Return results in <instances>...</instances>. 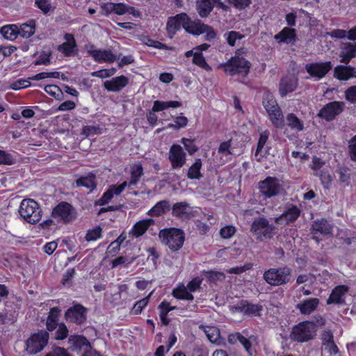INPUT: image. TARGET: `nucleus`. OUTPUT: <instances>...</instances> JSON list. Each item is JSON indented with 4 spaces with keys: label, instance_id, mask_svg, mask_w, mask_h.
<instances>
[{
    "label": "nucleus",
    "instance_id": "obj_1",
    "mask_svg": "<svg viewBox=\"0 0 356 356\" xmlns=\"http://www.w3.org/2000/svg\"><path fill=\"white\" fill-rule=\"evenodd\" d=\"M247 53L248 50L245 48H240L236 51L234 56L220 66L229 75L238 74L245 76L249 73L251 67L250 62L245 58Z\"/></svg>",
    "mask_w": 356,
    "mask_h": 356
},
{
    "label": "nucleus",
    "instance_id": "obj_2",
    "mask_svg": "<svg viewBox=\"0 0 356 356\" xmlns=\"http://www.w3.org/2000/svg\"><path fill=\"white\" fill-rule=\"evenodd\" d=\"M21 217L30 224L38 222L42 216V211L39 204L33 199H24L19 208Z\"/></svg>",
    "mask_w": 356,
    "mask_h": 356
},
{
    "label": "nucleus",
    "instance_id": "obj_3",
    "mask_svg": "<svg viewBox=\"0 0 356 356\" xmlns=\"http://www.w3.org/2000/svg\"><path fill=\"white\" fill-rule=\"evenodd\" d=\"M291 273L292 270L287 266L271 268L264 273L263 278L269 285L278 286L291 280Z\"/></svg>",
    "mask_w": 356,
    "mask_h": 356
},
{
    "label": "nucleus",
    "instance_id": "obj_4",
    "mask_svg": "<svg viewBox=\"0 0 356 356\" xmlns=\"http://www.w3.org/2000/svg\"><path fill=\"white\" fill-rule=\"evenodd\" d=\"M159 236L164 245L171 250L177 251L183 245L184 242V233L179 229H163L159 232Z\"/></svg>",
    "mask_w": 356,
    "mask_h": 356
},
{
    "label": "nucleus",
    "instance_id": "obj_5",
    "mask_svg": "<svg viewBox=\"0 0 356 356\" xmlns=\"http://www.w3.org/2000/svg\"><path fill=\"white\" fill-rule=\"evenodd\" d=\"M316 325L312 321H303L294 326L291 332V339L298 342H307L316 334Z\"/></svg>",
    "mask_w": 356,
    "mask_h": 356
},
{
    "label": "nucleus",
    "instance_id": "obj_6",
    "mask_svg": "<svg viewBox=\"0 0 356 356\" xmlns=\"http://www.w3.org/2000/svg\"><path fill=\"white\" fill-rule=\"evenodd\" d=\"M275 229V227L270 224L266 218L259 217L252 222L250 230L257 240L264 241L273 237Z\"/></svg>",
    "mask_w": 356,
    "mask_h": 356
},
{
    "label": "nucleus",
    "instance_id": "obj_7",
    "mask_svg": "<svg viewBox=\"0 0 356 356\" xmlns=\"http://www.w3.org/2000/svg\"><path fill=\"white\" fill-rule=\"evenodd\" d=\"M257 188L265 199L275 197L283 191L281 181L277 177L270 176L259 181Z\"/></svg>",
    "mask_w": 356,
    "mask_h": 356
},
{
    "label": "nucleus",
    "instance_id": "obj_8",
    "mask_svg": "<svg viewBox=\"0 0 356 356\" xmlns=\"http://www.w3.org/2000/svg\"><path fill=\"white\" fill-rule=\"evenodd\" d=\"M49 333L40 331L32 334L26 341V350L30 355H35L42 351L49 341Z\"/></svg>",
    "mask_w": 356,
    "mask_h": 356
},
{
    "label": "nucleus",
    "instance_id": "obj_9",
    "mask_svg": "<svg viewBox=\"0 0 356 356\" xmlns=\"http://www.w3.org/2000/svg\"><path fill=\"white\" fill-rule=\"evenodd\" d=\"M52 216L58 221L70 222L76 218L75 209L67 202H61L52 211Z\"/></svg>",
    "mask_w": 356,
    "mask_h": 356
},
{
    "label": "nucleus",
    "instance_id": "obj_10",
    "mask_svg": "<svg viewBox=\"0 0 356 356\" xmlns=\"http://www.w3.org/2000/svg\"><path fill=\"white\" fill-rule=\"evenodd\" d=\"M87 53L98 63H112L117 60V56L110 49H97L95 45L89 44L86 46Z\"/></svg>",
    "mask_w": 356,
    "mask_h": 356
},
{
    "label": "nucleus",
    "instance_id": "obj_11",
    "mask_svg": "<svg viewBox=\"0 0 356 356\" xmlns=\"http://www.w3.org/2000/svg\"><path fill=\"white\" fill-rule=\"evenodd\" d=\"M330 61L316 62L306 64L305 70L315 81L323 79L332 69Z\"/></svg>",
    "mask_w": 356,
    "mask_h": 356
},
{
    "label": "nucleus",
    "instance_id": "obj_12",
    "mask_svg": "<svg viewBox=\"0 0 356 356\" xmlns=\"http://www.w3.org/2000/svg\"><path fill=\"white\" fill-rule=\"evenodd\" d=\"M193 24L194 21H192L186 13H181L168 20L167 29L169 31L175 32L183 27L188 33H191Z\"/></svg>",
    "mask_w": 356,
    "mask_h": 356
},
{
    "label": "nucleus",
    "instance_id": "obj_13",
    "mask_svg": "<svg viewBox=\"0 0 356 356\" xmlns=\"http://www.w3.org/2000/svg\"><path fill=\"white\" fill-rule=\"evenodd\" d=\"M87 309L80 304H76L67 309L65 318L67 321L81 325L86 321Z\"/></svg>",
    "mask_w": 356,
    "mask_h": 356
},
{
    "label": "nucleus",
    "instance_id": "obj_14",
    "mask_svg": "<svg viewBox=\"0 0 356 356\" xmlns=\"http://www.w3.org/2000/svg\"><path fill=\"white\" fill-rule=\"evenodd\" d=\"M344 107V102L334 101L324 106L318 115L327 121H331L343 111Z\"/></svg>",
    "mask_w": 356,
    "mask_h": 356
},
{
    "label": "nucleus",
    "instance_id": "obj_15",
    "mask_svg": "<svg viewBox=\"0 0 356 356\" xmlns=\"http://www.w3.org/2000/svg\"><path fill=\"white\" fill-rule=\"evenodd\" d=\"M168 159L172 169L181 168L186 161V154L179 145H172L170 148Z\"/></svg>",
    "mask_w": 356,
    "mask_h": 356
},
{
    "label": "nucleus",
    "instance_id": "obj_16",
    "mask_svg": "<svg viewBox=\"0 0 356 356\" xmlns=\"http://www.w3.org/2000/svg\"><path fill=\"white\" fill-rule=\"evenodd\" d=\"M65 42L58 45L57 49L65 56H72L77 54V45L74 35L71 33H66L64 35Z\"/></svg>",
    "mask_w": 356,
    "mask_h": 356
},
{
    "label": "nucleus",
    "instance_id": "obj_17",
    "mask_svg": "<svg viewBox=\"0 0 356 356\" xmlns=\"http://www.w3.org/2000/svg\"><path fill=\"white\" fill-rule=\"evenodd\" d=\"M298 85V78L295 75H288L282 78L279 85V91L282 97L294 91Z\"/></svg>",
    "mask_w": 356,
    "mask_h": 356
},
{
    "label": "nucleus",
    "instance_id": "obj_18",
    "mask_svg": "<svg viewBox=\"0 0 356 356\" xmlns=\"http://www.w3.org/2000/svg\"><path fill=\"white\" fill-rule=\"evenodd\" d=\"M322 348L330 355H337L339 350L334 341V335L330 330H325L321 334Z\"/></svg>",
    "mask_w": 356,
    "mask_h": 356
},
{
    "label": "nucleus",
    "instance_id": "obj_19",
    "mask_svg": "<svg viewBox=\"0 0 356 356\" xmlns=\"http://www.w3.org/2000/svg\"><path fill=\"white\" fill-rule=\"evenodd\" d=\"M127 186V181H124L120 185H112L104 193L102 197L99 200V205H104L108 203L114 195H119Z\"/></svg>",
    "mask_w": 356,
    "mask_h": 356
},
{
    "label": "nucleus",
    "instance_id": "obj_20",
    "mask_svg": "<svg viewBox=\"0 0 356 356\" xmlns=\"http://www.w3.org/2000/svg\"><path fill=\"white\" fill-rule=\"evenodd\" d=\"M128 83L129 79L124 75H121L114 77L111 80L106 81L104 83V87L108 91L119 92L123 89L128 84Z\"/></svg>",
    "mask_w": 356,
    "mask_h": 356
},
{
    "label": "nucleus",
    "instance_id": "obj_21",
    "mask_svg": "<svg viewBox=\"0 0 356 356\" xmlns=\"http://www.w3.org/2000/svg\"><path fill=\"white\" fill-rule=\"evenodd\" d=\"M348 287L346 285H339L336 286L332 291L329 298L327 300V304L341 305L345 302L344 296L348 291Z\"/></svg>",
    "mask_w": 356,
    "mask_h": 356
},
{
    "label": "nucleus",
    "instance_id": "obj_22",
    "mask_svg": "<svg viewBox=\"0 0 356 356\" xmlns=\"http://www.w3.org/2000/svg\"><path fill=\"white\" fill-rule=\"evenodd\" d=\"M284 126L289 127L295 132H300L304 130V122L298 118L294 113H289L286 115L284 120Z\"/></svg>",
    "mask_w": 356,
    "mask_h": 356
},
{
    "label": "nucleus",
    "instance_id": "obj_23",
    "mask_svg": "<svg viewBox=\"0 0 356 356\" xmlns=\"http://www.w3.org/2000/svg\"><path fill=\"white\" fill-rule=\"evenodd\" d=\"M204 33L207 40H212L216 37V33L211 26L201 23L199 20L194 21L191 33L198 35Z\"/></svg>",
    "mask_w": 356,
    "mask_h": 356
},
{
    "label": "nucleus",
    "instance_id": "obj_24",
    "mask_svg": "<svg viewBox=\"0 0 356 356\" xmlns=\"http://www.w3.org/2000/svg\"><path fill=\"white\" fill-rule=\"evenodd\" d=\"M314 235L319 233L322 235L332 234L333 227L327 220L321 218L314 221L312 226Z\"/></svg>",
    "mask_w": 356,
    "mask_h": 356
},
{
    "label": "nucleus",
    "instance_id": "obj_25",
    "mask_svg": "<svg viewBox=\"0 0 356 356\" xmlns=\"http://www.w3.org/2000/svg\"><path fill=\"white\" fill-rule=\"evenodd\" d=\"M279 43L291 44L296 41V30L288 27L284 28L280 32L274 36Z\"/></svg>",
    "mask_w": 356,
    "mask_h": 356
},
{
    "label": "nucleus",
    "instance_id": "obj_26",
    "mask_svg": "<svg viewBox=\"0 0 356 356\" xmlns=\"http://www.w3.org/2000/svg\"><path fill=\"white\" fill-rule=\"evenodd\" d=\"M319 305V300L318 298H309L304 300L300 303L297 305V309L303 315H309L314 312Z\"/></svg>",
    "mask_w": 356,
    "mask_h": 356
},
{
    "label": "nucleus",
    "instance_id": "obj_27",
    "mask_svg": "<svg viewBox=\"0 0 356 356\" xmlns=\"http://www.w3.org/2000/svg\"><path fill=\"white\" fill-rule=\"evenodd\" d=\"M335 76L343 81L356 77V70L351 66L339 65L334 69Z\"/></svg>",
    "mask_w": 356,
    "mask_h": 356
},
{
    "label": "nucleus",
    "instance_id": "obj_28",
    "mask_svg": "<svg viewBox=\"0 0 356 356\" xmlns=\"http://www.w3.org/2000/svg\"><path fill=\"white\" fill-rule=\"evenodd\" d=\"M356 56V44L350 42L344 43L340 53L341 63H348L350 60Z\"/></svg>",
    "mask_w": 356,
    "mask_h": 356
},
{
    "label": "nucleus",
    "instance_id": "obj_29",
    "mask_svg": "<svg viewBox=\"0 0 356 356\" xmlns=\"http://www.w3.org/2000/svg\"><path fill=\"white\" fill-rule=\"evenodd\" d=\"M170 209V203L168 200H163L158 202L148 211L147 215L152 217H159L165 214Z\"/></svg>",
    "mask_w": 356,
    "mask_h": 356
},
{
    "label": "nucleus",
    "instance_id": "obj_30",
    "mask_svg": "<svg viewBox=\"0 0 356 356\" xmlns=\"http://www.w3.org/2000/svg\"><path fill=\"white\" fill-rule=\"evenodd\" d=\"M300 211L296 206H291L288 208L282 215L275 220L277 222L285 220L286 223L295 221L300 216Z\"/></svg>",
    "mask_w": 356,
    "mask_h": 356
},
{
    "label": "nucleus",
    "instance_id": "obj_31",
    "mask_svg": "<svg viewBox=\"0 0 356 356\" xmlns=\"http://www.w3.org/2000/svg\"><path fill=\"white\" fill-rule=\"evenodd\" d=\"M60 310L58 307H53L50 309L46 321L47 330L51 332L56 329L58 323Z\"/></svg>",
    "mask_w": 356,
    "mask_h": 356
},
{
    "label": "nucleus",
    "instance_id": "obj_32",
    "mask_svg": "<svg viewBox=\"0 0 356 356\" xmlns=\"http://www.w3.org/2000/svg\"><path fill=\"white\" fill-rule=\"evenodd\" d=\"M228 342L230 344H235L238 341L240 342L243 347L245 348V350L250 355H252V350H251V342L249 339L245 338L243 337L241 334L239 332L232 333L229 334L228 336Z\"/></svg>",
    "mask_w": 356,
    "mask_h": 356
},
{
    "label": "nucleus",
    "instance_id": "obj_33",
    "mask_svg": "<svg viewBox=\"0 0 356 356\" xmlns=\"http://www.w3.org/2000/svg\"><path fill=\"white\" fill-rule=\"evenodd\" d=\"M191 212V207L186 202H177L172 207V215L180 218H188Z\"/></svg>",
    "mask_w": 356,
    "mask_h": 356
},
{
    "label": "nucleus",
    "instance_id": "obj_34",
    "mask_svg": "<svg viewBox=\"0 0 356 356\" xmlns=\"http://www.w3.org/2000/svg\"><path fill=\"white\" fill-rule=\"evenodd\" d=\"M216 0H197V9L202 17H207L213 8Z\"/></svg>",
    "mask_w": 356,
    "mask_h": 356
},
{
    "label": "nucleus",
    "instance_id": "obj_35",
    "mask_svg": "<svg viewBox=\"0 0 356 356\" xmlns=\"http://www.w3.org/2000/svg\"><path fill=\"white\" fill-rule=\"evenodd\" d=\"M0 33L8 40L13 41L19 35V26L17 24H8L0 29Z\"/></svg>",
    "mask_w": 356,
    "mask_h": 356
},
{
    "label": "nucleus",
    "instance_id": "obj_36",
    "mask_svg": "<svg viewBox=\"0 0 356 356\" xmlns=\"http://www.w3.org/2000/svg\"><path fill=\"white\" fill-rule=\"evenodd\" d=\"M154 222L152 219H146L136 222L132 227L131 232L135 237L142 236L145 233L148 227Z\"/></svg>",
    "mask_w": 356,
    "mask_h": 356
},
{
    "label": "nucleus",
    "instance_id": "obj_37",
    "mask_svg": "<svg viewBox=\"0 0 356 356\" xmlns=\"http://www.w3.org/2000/svg\"><path fill=\"white\" fill-rule=\"evenodd\" d=\"M130 179L127 182V186H131L136 185L140 179L143 175V168L140 164H134L131 167Z\"/></svg>",
    "mask_w": 356,
    "mask_h": 356
},
{
    "label": "nucleus",
    "instance_id": "obj_38",
    "mask_svg": "<svg viewBox=\"0 0 356 356\" xmlns=\"http://www.w3.org/2000/svg\"><path fill=\"white\" fill-rule=\"evenodd\" d=\"M35 31V22L33 19L22 24L19 26V35L24 38L32 36Z\"/></svg>",
    "mask_w": 356,
    "mask_h": 356
},
{
    "label": "nucleus",
    "instance_id": "obj_39",
    "mask_svg": "<svg viewBox=\"0 0 356 356\" xmlns=\"http://www.w3.org/2000/svg\"><path fill=\"white\" fill-rule=\"evenodd\" d=\"M69 343L74 349H81L85 346L88 349L90 347L87 338L81 335H71L69 337Z\"/></svg>",
    "mask_w": 356,
    "mask_h": 356
},
{
    "label": "nucleus",
    "instance_id": "obj_40",
    "mask_svg": "<svg viewBox=\"0 0 356 356\" xmlns=\"http://www.w3.org/2000/svg\"><path fill=\"white\" fill-rule=\"evenodd\" d=\"M268 115L270 122L275 127L278 129H283L284 127V120L285 117H284L280 108L275 111H271Z\"/></svg>",
    "mask_w": 356,
    "mask_h": 356
},
{
    "label": "nucleus",
    "instance_id": "obj_41",
    "mask_svg": "<svg viewBox=\"0 0 356 356\" xmlns=\"http://www.w3.org/2000/svg\"><path fill=\"white\" fill-rule=\"evenodd\" d=\"M262 103L267 113H270L271 111H275L280 108L276 99L273 95L268 92L264 93Z\"/></svg>",
    "mask_w": 356,
    "mask_h": 356
},
{
    "label": "nucleus",
    "instance_id": "obj_42",
    "mask_svg": "<svg viewBox=\"0 0 356 356\" xmlns=\"http://www.w3.org/2000/svg\"><path fill=\"white\" fill-rule=\"evenodd\" d=\"M202 163L200 159H196L193 164L188 168L187 177L190 179H200L202 177L200 170Z\"/></svg>",
    "mask_w": 356,
    "mask_h": 356
},
{
    "label": "nucleus",
    "instance_id": "obj_43",
    "mask_svg": "<svg viewBox=\"0 0 356 356\" xmlns=\"http://www.w3.org/2000/svg\"><path fill=\"white\" fill-rule=\"evenodd\" d=\"M76 186H83L90 191H93L96 188L95 176L93 174H89L86 177H81L76 181Z\"/></svg>",
    "mask_w": 356,
    "mask_h": 356
},
{
    "label": "nucleus",
    "instance_id": "obj_44",
    "mask_svg": "<svg viewBox=\"0 0 356 356\" xmlns=\"http://www.w3.org/2000/svg\"><path fill=\"white\" fill-rule=\"evenodd\" d=\"M181 103L177 101H168V102H162V101H154L153 105V111L159 112L163 110H165L168 108H177L181 106Z\"/></svg>",
    "mask_w": 356,
    "mask_h": 356
},
{
    "label": "nucleus",
    "instance_id": "obj_45",
    "mask_svg": "<svg viewBox=\"0 0 356 356\" xmlns=\"http://www.w3.org/2000/svg\"><path fill=\"white\" fill-rule=\"evenodd\" d=\"M172 295L175 298L179 300H193L194 299V296L192 293L184 286L174 289Z\"/></svg>",
    "mask_w": 356,
    "mask_h": 356
},
{
    "label": "nucleus",
    "instance_id": "obj_46",
    "mask_svg": "<svg viewBox=\"0 0 356 356\" xmlns=\"http://www.w3.org/2000/svg\"><path fill=\"white\" fill-rule=\"evenodd\" d=\"M204 331L211 343H216L220 338V330L218 327L213 326H207L204 327Z\"/></svg>",
    "mask_w": 356,
    "mask_h": 356
},
{
    "label": "nucleus",
    "instance_id": "obj_47",
    "mask_svg": "<svg viewBox=\"0 0 356 356\" xmlns=\"http://www.w3.org/2000/svg\"><path fill=\"white\" fill-rule=\"evenodd\" d=\"M227 42L229 46L234 47L236 41L240 40L244 38V35L238 32L231 31L224 34Z\"/></svg>",
    "mask_w": 356,
    "mask_h": 356
},
{
    "label": "nucleus",
    "instance_id": "obj_48",
    "mask_svg": "<svg viewBox=\"0 0 356 356\" xmlns=\"http://www.w3.org/2000/svg\"><path fill=\"white\" fill-rule=\"evenodd\" d=\"M152 292H151L145 298L137 301L132 307V314L134 315L140 314L143 309L147 305L149 301V298L152 295Z\"/></svg>",
    "mask_w": 356,
    "mask_h": 356
},
{
    "label": "nucleus",
    "instance_id": "obj_49",
    "mask_svg": "<svg viewBox=\"0 0 356 356\" xmlns=\"http://www.w3.org/2000/svg\"><path fill=\"white\" fill-rule=\"evenodd\" d=\"M44 91L56 99L60 100L63 97V92L56 85H47L44 88Z\"/></svg>",
    "mask_w": 356,
    "mask_h": 356
},
{
    "label": "nucleus",
    "instance_id": "obj_50",
    "mask_svg": "<svg viewBox=\"0 0 356 356\" xmlns=\"http://www.w3.org/2000/svg\"><path fill=\"white\" fill-rule=\"evenodd\" d=\"M193 63L205 70H210L211 67L207 63L202 52H195Z\"/></svg>",
    "mask_w": 356,
    "mask_h": 356
},
{
    "label": "nucleus",
    "instance_id": "obj_51",
    "mask_svg": "<svg viewBox=\"0 0 356 356\" xmlns=\"http://www.w3.org/2000/svg\"><path fill=\"white\" fill-rule=\"evenodd\" d=\"M261 309V305H259L258 304H252L247 300L245 315L257 316L259 315Z\"/></svg>",
    "mask_w": 356,
    "mask_h": 356
},
{
    "label": "nucleus",
    "instance_id": "obj_52",
    "mask_svg": "<svg viewBox=\"0 0 356 356\" xmlns=\"http://www.w3.org/2000/svg\"><path fill=\"white\" fill-rule=\"evenodd\" d=\"M270 132L268 130H265L260 134L259 138L257 143V147L255 152V156H257L264 148L268 138L269 137Z\"/></svg>",
    "mask_w": 356,
    "mask_h": 356
},
{
    "label": "nucleus",
    "instance_id": "obj_53",
    "mask_svg": "<svg viewBox=\"0 0 356 356\" xmlns=\"http://www.w3.org/2000/svg\"><path fill=\"white\" fill-rule=\"evenodd\" d=\"M236 232V229L233 225H226L220 230V235L222 238H230Z\"/></svg>",
    "mask_w": 356,
    "mask_h": 356
},
{
    "label": "nucleus",
    "instance_id": "obj_54",
    "mask_svg": "<svg viewBox=\"0 0 356 356\" xmlns=\"http://www.w3.org/2000/svg\"><path fill=\"white\" fill-rule=\"evenodd\" d=\"M227 2L238 10H244L251 4V0H226Z\"/></svg>",
    "mask_w": 356,
    "mask_h": 356
},
{
    "label": "nucleus",
    "instance_id": "obj_55",
    "mask_svg": "<svg viewBox=\"0 0 356 356\" xmlns=\"http://www.w3.org/2000/svg\"><path fill=\"white\" fill-rule=\"evenodd\" d=\"M115 73V69L111 68V69H103L97 71L92 72L91 73L92 76L99 77L102 79L108 78L113 75H114Z\"/></svg>",
    "mask_w": 356,
    "mask_h": 356
},
{
    "label": "nucleus",
    "instance_id": "obj_56",
    "mask_svg": "<svg viewBox=\"0 0 356 356\" xmlns=\"http://www.w3.org/2000/svg\"><path fill=\"white\" fill-rule=\"evenodd\" d=\"M57 330L55 333V339L57 340H63L67 338L68 335V330L67 326L61 323L57 326Z\"/></svg>",
    "mask_w": 356,
    "mask_h": 356
},
{
    "label": "nucleus",
    "instance_id": "obj_57",
    "mask_svg": "<svg viewBox=\"0 0 356 356\" xmlns=\"http://www.w3.org/2000/svg\"><path fill=\"white\" fill-rule=\"evenodd\" d=\"M102 236V229L97 227L92 229L88 230L86 235V240L88 241H96Z\"/></svg>",
    "mask_w": 356,
    "mask_h": 356
},
{
    "label": "nucleus",
    "instance_id": "obj_58",
    "mask_svg": "<svg viewBox=\"0 0 356 356\" xmlns=\"http://www.w3.org/2000/svg\"><path fill=\"white\" fill-rule=\"evenodd\" d=\"M181 143L190 155L193 154L197 151V147L195 146L194 140L192 139L183 138L181 139Z\"/></svg>",
    "mask_w": 356,
    "mask_h": 356
},
{
    "label": "nucleus",
    "instance_id": "obj_59",
    "mask_svg": "<svg viewBox=\"0 0 356 356\" xmlns=\"http://www.w3.org/2000/svg\"><path fill=\"white\" fill-rule=\"evenodd\" d=\"M318 176L324 188H329L332 181V177L330 174L327 171L321 170Z\"/></svg>",
    "mask_w": 356,
    "mask_h": 356
},
{
    "label": "nucleus",
    "instance_id": "obj_60",
    "mask_svg": "<svg viewBox=\"0 0 356 356\" xmlns=\"http://www.w3.org/2000/svg\"><path fill=\"white\" fill-rule=\"evenodd\" d=\"M31 85L30 79H19L10 84V88L15 90L26 88Z\"/></svg>",
    "mask_w": 356,
    "mask_h": 356
},
{
    "label": "nucleus",
    "instance_id": "obj_61",
    "mask_svg": "<svg viewBox=\"0 0 356 356\" xmlns=\"http://www.w3.org/2000/svg\"><path fill=\"white\" fill-rule=\"evenodd\" d=\"M231 140H229L227 141L222 142L220 144L218 152L222 156H228L229 154H232L231 152Z\"/></svg>",
    "mask_w": 356,
    "mask_h": 356
},
{
    "label": "nucleus",
    "instance_id": "obj_62",
    "mask_svg": "<svg viewBox=\"0 0 356 356\" xmlns=\"http://www.w3.org/2000/svg\"><path fill=\"white\" fill-rule=\"evenodd\" d=\"M345 98L352 104L356 103V85L350 86L346 90Z\"/></svg>",
    "mask_w": 356,
    "mask_h": 356
},
{
    "label": "nucleus",
    "instance_id": "obj_63",
    "mask_svg": "<svg viewBox=\"0 0 356 356\" xmlns=\"http://www.w3.org/2000/svg\"><path fill=\"white\" fill-rule=\"evenodd\" d=\"M51 52H43L41 54H40L38 58L35 60V65H48L50 64V57H51Z\"/></svg>",
    "mask_w": 356,
    "mask_h": 356
},
{
    "label": "nucleus",
    "instance_id": "obj_64",
    "mask_svg": "<svg viewBox=\"0 0 356 356\" xmlns=\"http://www.w3.org/2000/svg\"><path fill=\"white\" fill-rule=\"evenodd\" d=\"M349 152H350V156L352 160L356 161V136H353L350 140H349Z\"/></svg>",
    "mask_w": 356,
    "mask_h": 356
}]
</instances>
